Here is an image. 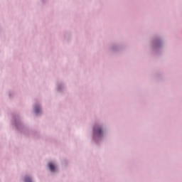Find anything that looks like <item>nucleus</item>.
<instances>
[{
    "mask_svg": "<svg viewBox=\"0 0 182 182\" xmlns=\"http://www.w3.org/2000/svg\"><path fill=\"white\" fill-rule=\"evenodd\" d=\"M25 181H26V182H32V181H31V178H26Z\"/></svg>",
    "mask_w": 182,
    "mask_h": 182,
    "instance_id": "20e7f679",
    "label": "nucleus"
},
{
    "mask_svg": "<svg viewBox=\"0 0 182 182\" xmlns=\"http://www.w3.org/2000/svg\"><path fill=\"white\" fill-rule=\"evenodd\" d=\"M49 168L50 170H51V171H53L55 170V165H53V164H49Z\"/></svg>",
    "mask_w": 182,
    "mask_h": 182,
    "instance_id": "f03ea898",
    "label": "nucleus"
},
{
    "mask_svg": "<svg viewBox=\"0 0 182 182\" xmlns=\"http://www.w3.org/2000/svg\"><path fill=\"white\" fill-rule=\"evenodd\" d=\"M95 133L97 134V136H100L103 132L102 131V129L100 127H95Z\"/></svg>",
    "mask_w": 182,
    "mask_h": 182,
    "instance_id": "f257e3e1",
    "label": "nucleus"
},
{
    "mask_svg": "<svg viewBox=\"0 0 182 182\" xmlns=\"http://www.w3.org/2000/svg\"><path fill=\"white\" fill-rule=\"evenodd\" d=\"M40 110L41 109L39 108H38V107H36V109H35L36 113H39Z\"/></svg>",
    "mask_w": 182,
    "mask_h": 182,
    "instance_id": "7ed1b4c3",
    "label": "nucleus"
}]
</instances>
